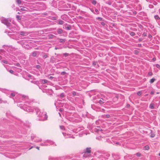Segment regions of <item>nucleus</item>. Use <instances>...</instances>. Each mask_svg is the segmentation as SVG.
I'll return each mask as SVG.
<instances>
[{"instance_id": "f257e3e1", "label": "nucleus", "mask_w": 160, "mask_h": 160, "mask_svg": "<svg viewBox=\"0 0 160 160\" xmlns=\"http://www.w3.org/2000/svg\"><path fill=\"white\" fill-rule=\"evenodd\" d=\"M85 153H90L91 152V148H87L86 150L84 151Z\"/></svg>"}, {"instance_id": "f03ea898", "label": "nucleus", "mask_w": 160, "mask_h": 160, "mask_svg": "<svg viewBox=\"0 0 160 160\" xmlns=\"http://www.w3.org/2000/svg\"><path fill=\"white\" fill-rule=\"evenodd\" d=\"M103 99H102L98 101V103H99L101 104H102L104 103L103 102Z\"/></svg>"}, {"instance_id": "7ed1b4c3", "label": "nucleus", "mask_w": 160, "mask_h": 160, "mask_svg": "<svg viewBox=\"0 0 160 160\" xmlns=\"http://www.w3.org/2000/svg\"><path fill=\"white\" fill-rule=\"evenodd\" d=\"M150 108L151 109H153L154 108V104L153 103H151L150 104L149 106Z\"/></svg>"}, {"instance_id": "20e7f679", "label": "nucleus", "mask_w": 160, "mask_h": 160, "mask_svg": "<svg viewBox=\"0 0 160 160\" xmlns=\"http://www.w3.org/2000/svg\"><path fill=\"white\" fill-rule=\"evenodd\" d=\"M26 8L25 7H22V8L20 9V10L22 11H27L26 10Z\"/></svg>"}, {"instance_id": "39448f33", "label": "nucleus", "mask_w": 160, "mask_h": 160, "mask_svg": "<svg viewBox=\"0 0 160 160\" xmlns=\"http://www.w3.org/2000/svg\"><path fill=\"white\" fill-rule=\"evenodd\" d=\"M62 29H59L58 31V34H61L62 33Z\"/></svg>"}, {"instance_id": "423d86ee", "label": "nucleus", "mask_w": 160, "mask_h": 160, "mask_svg": "<svg viewBox=\"0 0 160 160\" xmlns=\"http://www.w3.org/2000/svg\"><path fill=\"white\" fill-rule=\"evenodd\" d=\"M155 80V79L154 78H152L150 80V83H152Z\"/></svg>"}, {"instance_id": "0eeeda50", "label": "nucleus", "mask_w": 160, "mask_h": 160, "mask_svg": "<svg viewBox=\"0 0 160 160\" xmlns=\"http://www.w3.org/2000/svg\"><path fill=\"white\" fill-rule=\"evenodd\" d=\"M145 148L146 150H148L149 149V147L148 145H146L145 146Z\"/></svg>"}, {"instance_id": "6e6552de", "label": "nucleus", "mask_w": 160, "mask_h": 160, "mask_svg": "<svg viewBox=\"0 0 160 160\" xmlns=\"http://www.w3.org/2000/svg\"><path fill=\"white\" fill-rule=\"evenodd\" d=\"M63 23V21L62 20H59L58 22V23L59 24L62 25Z\"/></svg>"}, {"instance_id": "1a4fd4ad", "label": "nucleus", "mask_w": 160, "mask_h": 160, "mask_svg": "<svg viewBox=\"0 0 160 160\" xmlns=\"http://www.w3.org/2000/svg\"><path fill=\"white\" fill-rule=\"evenodd\" d=\"M37 52H33L32 53V55L33 57H35L37 55Z\"/></svg>"}, {"instance_id": "9d476101", "label": "nucleus", "mask_w": 160, "mask_h": 160, "mask_svg": "<svg viewBox=\"0 0 160 160\" xmlns=\"http://www.w3.org/2000/svg\"><path fill=\"white\" fill-rule=\"evenodd\" d=\"M42 83L43 84L47 83L48 82V80L46 79L43 80L42 81Z\"/></svg>"}, {"instance_id": "9b49d317", "label": "nucleus", "mask_w": 160, "mask_h": 160, "mask_svg": "<svg viewBox=\"0 0 160 160\" xmlns=\"http://www.w3.org/2000/svg\"><path fill=\"white\" fill-rule=\"evenodd\" d=\"M130 35L132 36H133L135 35V33L133 32H131L130 33Z\"/></svg>"}, {"instance_id": "f8f14e48", "label": "nucleus", "mask_w": 160, "mask_h": 160, "mask_svg": "<svg viewBox=\"0 0 160 160\" xmlns=\"http://www.w3.org/2000/svg\"><path fill=\"white\" fill-rule=\"evenodd\" d=\"M155 136V134L154 133H152L150 135L151 138H153Z\"/></svg>"}, {"instance_id": "ddd939ff", "label": "nucleus", "mask_w": 160, "mask_h": 160, "mask_svg": "<svg viewBox=\"0 0 160 160\" xmlns=\"http://www.w3.org/2000/svg\"><path fill=\"white\" fill-rule=\"evenodd\" d=\"M136 155L137 156L140 157L141 156V154L139 152H138L136 154Z\"/></svg>"}, {"instance_id": "4468645a", "label": "nucleus", "mask_w": 160, "mask_h": 160, "mask_svg": "<svg viewBox=\"0 0 160 160\" xmlns=\"http://www.w3.org/2000/svg\"><path fill=\"white\" fill-rule=\"evenodd\" d=\"M137 94L139 96L140 95L142 94V92L141 91H139L137 92Z\"/></svg>"}, {"instance_id": "2eb2a0df", "label": "nucleus", "mask_w": 160, "mask_h": 160, "mask_svg": "<svg viewBox=\"0 0 160 160\" xmlns=\"http://www.w3.org/2000/svg\"><path fill=\"white\" fill-rule=\"evenodd\" d=\"M66 28L68 30H69L71 29V27L70 26H67Z\"/></svg>"}, {"instance_id": "dca6fc26", "label": "nucleus", "mask_w": 160, "mask_h": 160, "mask_svg": "<svg viewBox=\"0 0 160 160\" xmlns=\"http://www.w3.org/2000/svg\"><path fill=\"white\" fill-rule=\"evenodd\" d=\"M16 2L18 4H20L21 3V1L20 0H17Z\"/></svg>"}, {"instance_id": "f3484780", "label": "nucleus", "mask_w": 160, "mask_h": 160, "mask_svg": "<svg viewBox=\"0 0 160 160\" xmlns=\"http://www.w3.org/2000/svg\"><path fill=\"white\" fill-rule=\"evenodd\" d=\"M25 32H20V34L22 35H24L25 34Z\"/></svg>"}, {"instance_id": "a211bd4d", "label": "nucleus", "mask_w": 160, "mask_h": 160, "mask_svg": "<svg viewBox=\"0 0 160 160\" xmlns=\"http://www.w3.org/2000/svg\"><path fill=\"white\" fill-rule=\"evenodd\" d=\"M16 18L18 20H20L21 19V18L19 16H17Z\"/></svg>"}, {"instance_id": "6ab92c4d", "label": "nucleus", "mask_w": 160, "mask_h": 160, "mask_svg": "<svg viewBox=\"0 0 160 160\" xmlns=\"http://www.w3.org/2000/svg\"><path fill=\"white\" fill-rule=\"evenodd\" d=\"M92 3L93 4H95L96 3V1H95V0H93L92 2Z\"/></svg>"}, {"instance_id": "aec40b11", "label": "nucleus", "mask_w": 160, "mask_h": 160, "mask_svg": "<svg viewBox=\"0 0 160 160\" xmlns=\"http://www.w3.org/2000/svg\"><path fill=\"white\" fill-rule=\"evenodd\" d=\"M53 36H54V35L52 34L49 35V38H52L53 37Z\"/></svg>"}, {"instance_id": "412c9836", "label": "nucleus", "mask_w": 160, "mask_h": 160, "mask_svg": "<svg viewBox=\"0 0 160 160\" xmlns=\"http://www.w3.org/2000/svg\"><path fill=\"white\" fill-rule=\"evenodd\" d=\"M83 156L84 157H86L88 156L87 155H86V153H85V152H83Z\"/></svg>"}, {"instance_id": "4be33fe9", "label": "nucleus", "mask_w": 160, "mask_h": 160, "mask_svg": "<svg viewBox=\"0 0 160 160\" xmlns=\"http://www.w3.org/2000/svg\"><path fill=\"white\" fill-rule=\"evenodd\" d=\"M154 18L156 19H158L159 18L158 15H156L154 16Z\"/></svg>"}, {"instance_id": "5701e85b", "label": "nucleus", "mask_w": 160, "mask_h": 160, "mask_svg": "<svg viewBox=\"0 0 160 160\" xmlns=\"http://www.w3.org/2000/svg\"><path fill=\"white\" fill-rule=\"evenodd\" d=\"M142 36L143 37H145L147 36V33L144 32L142 34Z\"/></svg>"}, {"instance_id": "b1692460", "label": "nucleus", "mask_w": 160, "mask_h": 160, "mask_svg": "<svg viewBox=\"0 0 160 160\" xmlns=\"http://www.w3.org/2000/svg\"><path fill=\"white\" fill-rule=\"evenodd\" d=\"M2 62L5 63H6V64L8 63V62L6 60H2Z\"/></svg>"}, {"instance_id": "393cba45", "label": "nucleus", "mask_w": 160, "mask_h": 160, "mask_svg": "<svg viewBox=\"0 0 160 160\" xmlns=\"http://www.w3.org/2000/svg\"><path fill=\"white\" fill-rule=\"evenodd\" d=\"M66 72H61V74L62 75H64L66 74Z\"/></svg>"}, {"instance_id": "a878e982", "label": "nucleus", "mask_w": 160, "mask_h": 160, "mask_svg": "<svg viewBox=\"0 0 160 160\" xmlns=\"http://www.w3.org/2000/svg\"><path fill=\"white\" fill-rule=\"evenodd\" d=\"M9 72L12 73V74H13V71L12 70H10L9 71Z\"/></svg>"}, {"instance_id": "bb28decb", "label": "nucleus", "mask_w": 160, "mask_h": 160, "mask_svg": "<svg viewBox=\"0 0 160 160\" xmlns=\"http://www.w3.org/2000/svg\"><path fill=\"white\" fill-rule=\"evenodd\" d=\"M156 67L158 68H160V65L158 64H157L156 65Z\"/></svg>"}, {"instance_id": "cd10ccee", "label": "nucleus", "mask_w": 160, "mask_h": 160, "mask_svg": "<svg viewBox=\"0 0 160 160\" xmlns=\"http://www.w3.org/2000/svg\"><path fill=\"white\" fill-rule=\"evenodd\" d=\"M148 74L150 76H151L152 75V73L151 72H149L148 73Z\"/></svg>"}, {"instance_id": "c85d7f7f", "label": "nucleus", "mask_w": 160, "mask_h": 160, "mask_svg": "<svg viewBox=\"0 0 160 160\" xmlns=\"http://www.w3.org/2000/svg\"><path fill=\"white\" fill-rule=\"evenodd\" d=\"M40 66L39 65H37L36 66V68H37V69H39L40 68Z\"/></svg>"}, {"instance_id": "c756f323", "label": "nucleus", "mask_w": 160, "mask_h": 160, "mask_svg": "<svg viewBox=\"0 0 160 160\" xmlns=\"http://www.w3.org/2000/svg\"><path fill=\"white\" fill-rule=\"evenodd\" d=\"M106 116L107 118H109L110 117V115L108 114L106 115Z\"/></svg>"}, {"instance_id": "7c9ffc66", "label": "nucleus", "mask_w": 160, "mask_h": 160, "mask_svg": "<svg viewBox=\"0 0 160 160\" xmlns=\"http://www.w3.org/2000/svg\"><path fill=\"white\" fill-rule=\"evenodd\" d=\"M48 57V56L47 55L45 54V55H43V57L44 58H47V57Z\"/></svg>"}, {"instance_id": "2f4dec72", "label": "nucleus", "mask_w": 160, "mask_h": 160, "mask_svg": "<svg viewBox=\"0 0 160 160\" xmlns=\"http://www.w3.org/2000/svg\"><path fill=\"white\" fill-rule=\"evenodd\" d=\"M72 94H73V95L75 96V95H76V92H72Z\"/></svg>"}, {"instance_id": "473e14b6", "label": "nucleus", "mask_w": 160, "mask_h": 160, "mask_svg": "<svg viewBox=\"0 0 160 160\" xmlns=\"http://www.w3.org/2000/svg\"><path fill=\"white\" fill-rule=\"evenodd\" d=\"M63 55H65L66 56H68V54L67 53H65L63 54Z\"/></svg>"}, {"instance_id": "72a5a7b5", "label": "nucleus", "mask_w": 160, "mask_h": 160, "mask_svg": "<svg viewBox=\"0 0 160 160\" xmlns=\"http://www.w3.org/2000/svg\"><path fill=\"white\" fill-rule=\"evenodd\" d=\"M60 42H64V40H63V39H61L60 40Z\"/></svg>"}, {"instance_id": "f704fd0d", "label": "nucleus", "mask_w": 160, "mask_h": 160, "mask_svg": "<svg viewBox=\"0 0 160 160\" xmlns=\"http://www.w3.org/2000/svg\"><path fill=\"white\" fill-rule=\"evenodd\" d=\"M60 96L61 97H64V94L63 93L61 94Z\"/></svg>"}, {"instance_id": "c9c22d12", "label": "nucleus", "mask_w": 160, "mask_h": 160, "mask_svg": "<svg viewBox=\"0 0 160 160\" xmlns=\"http://www.w3.org/2000/svg\"><path fill=\"white\" fill-rule=\"evenodd\" d=\"M53 77L52 76H50V77H49V78L50 79H52L53 78Z\"/></svg>"}, {"instance_id": "e433bc0d", "label": "nucleus", "mask_w": 160, "mask_h": 160, "mask_svg": "<svg viewBox=\"0 0 160 160\" xmlns=\"http://www.w3.org/2000/svg\"><path fill=\"white\" fill-rule=\"evenodd\" d=\"M11 95L12 96H15V94H14V93H11Z\"/></svg>"}, {"instance_id": "4c0bfd02", "label": "nucleus", "mask_w": 160, "mask_h": 160, "mask_svg": "<svg viewBox=\"0 0 160 160\" xmlns=\"http://www.w3.org/2000/svg\"><path fill=\"white\" fill-rule=\"evenodd\" d=\"M95 11L97 12H98V9H96L95 10Z\"/></svg>"}, {"instance_id": "58836bf2", "label": "nucleus", "mask_w": 160, "mask_h": 160, "mask_svg": "<svg viewBox=\"0 0 160 160\" xmlns=\"http://www.w3.org/2000/svg\"><path fill=\"white\" fill-rule=\"evenodd\" d=\"M96 63H96V62H93V64L94 65H96Z\"/></svg>"}, {"instance_id": "ea45409f", "label": "nucleus", "mask_w": 160, "mask_h": 160, "mask_svg": "<svg viewBox=\"0 0 160 160\" xmlns=\"http://www.w3.org/2000/svg\"><path fill=\"white\" fill-rule=\"evenodd\" d=\"M150 93L151 94H153L154 93V92L153 91H151Z\"/></svg>"}, {"instance_id": "a19ab883", "label": "nucleus", "mask_w": 160, "mask_h": 160, "mask_svg": "<svg viewBox=\"0 0 160 160\" xmlns=\"http://www.w3.org/2000/svg\"><path fill=\"white\" fill-rule=\"evenodd\" d=\"M16 65L17 66H19L20 65V64H19V63H17L16 64Z\"/></svg>"}, {"instance_id": "79ce46f5", "label": "nucleus", "mask_w": 160, "mask_h": 160, "mask_svg": "<svg viewBox=\"0 0 160 160\" xmlns=\"http://www.w3.org/2000/svg\"><path fill=\"white\" fill-rule=\"evenodd\" d=\"M152 60L153 61H155L156 60V58H153Z\"/></svg>"}, {"instance_id": "37998d69", "label": "nucleus", "mask_w": 160, "mask_h": 160, "mask_svg": "<svg viewBox=\"0 0 160 160\" xmlns=\"http://www.w3.org/2000/svg\"><path fill=\"white\" fill-rule=\"evenodd\" d=\"M36 148L38 149V150H39V147H37Z\"/></svg>"}, {"instance_id": "c03bdc74", "label": "nucleus", "mask_w": 160, "mask_h": 160, "mask_svg": "<svg viewBox=\"0 0 160 160\" xmlns=\"http://www.w3.org/2000/svg\"><path fill=\"white\" fill-rule=\"evenodd\" d=\"M53 20H56V18L55 17H53Z\"/></svg>"}, {"instance_id": "a18cd8bd", "label": "nucleus", "mask_w": 160, "mask_h": 160, "mask_svg": "<svg viewBox=\"0 0 160 160\" xmlns=\"http://www.w3.org/2000/svg\"><path fill=\"white\" fill-rule=\"evenodd\" d=\"M28 76L29 77H31V76L30 75H29Z\"/></svg>"}, {"instance_id": "49530a36", "label": "nucleus", "mask_w": 160, "mask_h": 160, "mask_svg": "<svg viewBox=\"0 0 160 160\" xmlns=\"http://www.w3.org/2000/svg\"><path fill=\"white\" fill-rule=\"evenodd\" d=\"M55 50H57V49H58V48H55Z\"/></svg>"}, {"instance_id": "de8ad7c7", "label": "nucleus", "mask_w": 160, "mask_h": 160, "mask_svg": "<svg viewBox=\"0 0 160 160\" xmlns=\"http://www.w3.org/2000/svg\"><path fill=\"white\" fill-rule=\"evenodd\" d=\"M32 147H31L30 148H29V150H30L31 149H32Z\"/></svg>"}, {"instance_id": "09e8293b", "label": "nucleus", "mask_w": 160, "mask_h": 160, "mask_svg": "<svg viewBox=\"0 0 160 160\" xmlns=\"http://www.w3.org/2000/svg\"><path fill=\"white\" fill-rule=\"evenodd\" d=\"M18 14H20V13H19V12H18Z\"/></svg>"}]
</instances>
